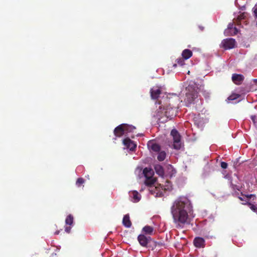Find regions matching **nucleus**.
<instances>
[{
	"instance_id": "nucleus-7",
	"label": "nucleus",
	"mask_w": 257,
	"mask_h": 257,
	"mask_svg": "<svg viewBox=\"0 0 257 257\" xmlns=\"http://www.w3.org/2000/svg\"><path fill=\"white\" fill-rule=\"evenodd\" d=\"M123 144L131 151H134L137 148V145L128 138H126L123 140Z\"/></svg>"
},
{
	"instance_id": "nucleus-29",
	"label": "nucleus",
	"mask_w": 257,
	"mask_h": 257,
	"mask_svg": "<svg viewBox=\"0 0 257 257\" xmlns=\"http://www.w3.org/2000/svg\"><path fill=\"white\" fill-rule=\"evenodd\" d=\"M244 18H245V15H244V14L243 13L238 17L237 20L238 21H240L242 20H243L244 19Z\"/></svg>"
},
{
	"instance_id": "nucleus-24",
	"label": "nucleus",
	"mask_w": 257,
	"mask_h": 257,
	"mask_svg": "<svg viewBox=\"0 0 257 257\" xmlns=\"http://www.w3.org/2000/svg\"><path fill=\"white\" fill-rule=\"evenodd\" d=\"M176 61H177V64L175 63L173 65L174 67H176L177 65H179L180 66H183L185 64L184 59L183 58L177 59Z\"/></svg>"
},
{
	"instance_id": "nucleus-37",
	"label": "nucleus",
	"mask_w": 257,
	"mask_h": 257,
	"mask_svg": "<svg viewBox=\"0 0 257 257\" xmlns=\"http://www.w3.org/2000/svg\"><path fill=\"white\" fill-rule=\"evenodd\" d=\"M238 199L241 201H244V198H242L241 197H238Z\"/></svg>"
},
{
	"instance_id": "nucleus-10",
	"label": "nucleus",
	"mask_w": 257,
	"mask_h": 257,
	"mask_svg": "<svg viewBox=\"0 0 257 257\" xmlns=\"http://www.w3.org/2000/svg\"><path fill=\"white\" fill-rule=\"evenodd\" d=\"M148 147L152 151L154 152H159L161 150L160 146L155 142L154 141H150L148 143Z\"/></svg>"
},
{
	"instance_id": "nucleus-25",
	"label": "nucleus",
	"mask_w": 257,
	"mask_h": 257,
	"mask_svg": "<svg viewBox=\"0 0 257 257\" xmlns=\"http://www.w3.org/2000/svg\"><path fill=\"white\" fill-rule=\"evenodd\" d=\"M84 183V180L82 178H79L77 179L76 184L78 187H80Z\"/></svg>"
},
{
	"instance_id": "nucleus-5",
	"label": "nucleus",
	"mask_w": 257,
	"mask_h": 257,
	"mask_svg": "<svg viewBox=\"0 0 257 257\" xmlns=\"http://www.w3.org/2000/svg\"><path fill=\"white\" fill-rule=\"evenodd\" d=\"M198 97V92L195 89H193L192 91H190V88H189V92L186 93V97L184 99L187 106H189L192 103H193L194 100Z\"/></svg>"
},
{
	"instance_id": "nucleus-13",
	"label": "nucleus",
	"mask_w": 257,
	"mask_h": 257,
	"mask_svg": "<svg viewBox=\"0 0 257 257\" xmlns=\"http://www.w3.org/2000/svg\"><path fill=\"white\" fill-rule=\"evenodd\" d=\"M130 196L132 197V201L133 202H138L141 198V196L140 195L138 191H133L130 192Z\"/></svg>"
},
{
	"instance_id": "nucleus-36",
	"label": "nucleus",
	"mask_w": 257,
	"mask_h": 257,
	"mask_svg": "<svg viewBox=\"0 0 257 257\" xmlns=\"http://www.w3.org/2000/svg\"><path fill=\"white\" fill-rule=\"evenodd\" d=\"M255 118V116H251V119L252 120V121H253V122H254Z\"/></svg>"
},
{
	"instance_id": "nucleus-28",
	"label": "nucleus",
	"mask_w": 257,
	"mask_h": 257,
	"mask_svg": "<svg viewBox=\"0 0 257 257\" xmlns=\"http://www.w3.org/2000/svg\"><path fill=\"white\" fill-rule=\"evenodd\" d=\"M227 166H228V165L226 162H221V167L222 169H226Z\"/></svg>"
},
{
	"instance_id": "nucleus-14",
	"label": "nucleus",
	"mask_w": 257,
	"mask_h": 257,
	"mask_svg": "<svg viewBox=\"0 0 257 257\" xmlns=\"http://www.w3.org/2000/svg\"><path fill=\"white\" fill-rule=\"evenodd\" d=\"M122 224L123 225L127 227L130 228L132 226V222L130 219V216L128 214L125 215L122 219Z\"/></svg>"
},
{
	"instance_id": "nucleus-8",
	"label": "nucleus",
	"mask_w": 257,
	"mask_h": 257,
	"mask_svg": "<svg viewBox=\"0 0 257 257\" xmlns=\"http://www.w3.org/2000/svg\"><path fill=\"white\" fill-rule=\"evenodd\" d=\"M124 124L122 123L117 126H116L113 131L114 135L116 137H121L123 135H125V131L124 127Z\"/></svg>"
},
{
	"instance_id": "nucleus-35",
	"label": "nucleus",
	"mask_w": 257,
	"mask_h": 257,
	"mask_svg": "<svg viewBox=\"0 0 257 257\" xmlns=\"http://www.w3.org/2000/svg\"><path fill=\"white\" fill-rule=\"evenodd\" d=\"M162 110L163 111V113L162 114V116H164V111L165 110V108L162 107Z\"/></svg>"
},
{
	"instance_id": "nucleus-34",
	"label": "nucleus",
	"mask_w": 257,
	"mask_h": 257,
	"mask_svg": "<svg viewBox=\"0 0 257 257\" xmlns=\"http://www.w3.org/2000/svg\"><path fill=\"white\" fill-rule=\"evenodd\" d=\"M254 13L255 16L257 18V8L254 9Z\"/></svg>"
},
{
	"instance_id": "nucleus-27",
	"label": "nucleus",
	"mask_w": 257,
	"mask_h": 257,
	"mask_svg": "<svg viewBox=\"0 0 257 257\" xmlns=\"http://www.w3.org/2000/svg\"><path fill=\"white\" fill-rule=\"evenodd\" d=\"M230 187L233 190H240V187L237 185L234 184L232 182H230Z\"/></svg>"
},
{
	"instance_id": "nucleus-4",
	"label": "nucleus",
	"mask_w": 257,
	"mask_h": 257,
	"mask_svg": "<svg viewBox=\"0 0 257 257\" xmlns=\"http://www.w3.org/2000/svg\"><path fill=\"white\" fill-rule=\"evenodd\" d=\"M171 135L173 139V148L176 150H180L181 148V136L176 129H173Z\"/></svg>"
},
{
	"instance_id": "nucleus-1",
	"label": "nucleus",
	"mask_w": 257,
	"mask_h": 257,
	"mask_svg": "<svg viewBox=\"0 0 257 257\" xmlns=\"http://www.w3.org/2000/svg\"><path fill=\"white\" fill-rule=\"evenodd\" d=\"M191 203L187 198L178 197L171 207V212L174 222L179 226L188 223V212L191 209Z\"/></svg>"
},
{
	"instance_id": "nucleus-11",
	"label": "nucleus",
	"mask_w": 257,
	"mask_h": 257,
	"mask_svg": "<svg viewBox=\"0 0 257 257\" xmlns=\"http://www.w3.org/2000/svg\"><path fill=\"white\" fill-rule=\"evenodd\" d=\"M244 77L242 74L234 73L232 75V81L236 85H240L243 81Z\"/></svg>"
},
{
	"instance_id": "nucleus-6",
	"label": "nucleus",
	"mask_w": 257,
	"mask_h": 257,
	"mask_svg": "<svg viewBox=\"0 0 257 257\" xmlns=\"http://www.w3.org/2000/svg\"><path fill=\"white\" fill-rule=\"evenodd\" d=\"M236 41L233 38H228L222 41L221 47L225 50L231 49L234 48L235 46Z\"/></svg>"
},
{
	"instance_id": "nucleus-16",
	"label": "nucleus",
	"mask_w": 257,
	"mask_h": 257,
	"mask_svg": "<svg viewBox=\"0 0 257 257\" xmlns=\"http://www.w3.org/2000/svg\"><path fill=\"white\" fill-rule=\"evenodd\" d=\"M142 231L146 234L152 235L154 232V228L149 225H146L143 228Z\"/></svg>"
},
{
	"instance_id": "nucleus-38",
	"label": "nucleus",
	"mask_w": 257,
	"mask_h": 257,
	"mask_svg": "<svg viewBox=\"0 0 257 257\" xmlns=\"http://www.w3.org/2000/svg\"><path fill=\"white\" fill-rule=\"evenodd\" d=\"M253 81L255 83H257V79H254L253 80Z\"/></svg>"
},
{
	"instance_id": "nucleus-32",
	"label": "nucleus",
	"mask_w": 257,
	"mask_h": 257,
	"mask_svg": "<svg viewBox=\"0 0 257 257\" xmlns=\"http://www.w3.org/2000/svg\"><path fill=\"white\" fill-rule=\"evenodd\" d=\"M233 32L232 34H231V35H234L237 34V33H238V30H237V28H235V27H234L233 28Z\"/></svg>"
},
{
	"instance_id": "nucleus-26",
	"label": "nucleus",
	"mask_w": 257,
	"mask_h": 257,
	"mask_svg": "<svg viewBox=\"0 0 257 257\" xmlns=\"http://www.w3.org/2000/svg\"><path fill=\"white\" fill-rule=\"evenodd\" d=\"M239 96L240 95L238 94H233L228 97V99L229 100H233L238 98Z\"/></svg>"
},
{
	"instance_id": "nucleus-15",
	"label": "nucleus",
	"mask_w": 257,
	"mask_h": 257,
	"mask_svg": "<svg viewBox=\"0 0 257 257\" xmlns=\"http://www.w3.org/2000/svg\"><path fill=\"white\" fill-rule=\"evenodd\" d=\"M156 173L160 176L163 177L164 175V170L163 167L159 164L156 165L154 167Z\"/></svg>"
},
{
	"instance_id": "nucleus-33",
	"label": "nucleus",
	"mask_w": 257,
	"mask_h": 257,
	"mask_svg": "<svg viewBox=\"0 0 257 257\" xmlns=\"http://www.w3.org/2000/svg\"><path fill=\"white\" fill-rule=\"evenodd\" d=\"M245 197H246L247 198L249 199V198H251V197L254 196V195H252V194H250V195H245Z\"/></svg>"
},
{
	"instance_id": "nucleus-20",
	"label": "nucleus",
	"mask_w": 257,
	"mask_h": 257,
	"mask_svg": "<svg viewBox=\"0 0 257 257\" xmlns=\"http://www.w3.org/2000/svg\"><path fill=\"white\" fill-rule=\"evenodd\" d=\"M143 174L145 177H151L153 175V171L151 169L145 168L143 170Z\"/></svg>"
},
{
	"instance_id": "nucleus-12",
	"label": "nucleus",
	"mask_w": 257,
	"mask_h": 257,
	"mask_svg": "<svg viewBox=\"0 0 257 257\" xmlns=\"http://www.w3.org/2000/svg\"><path fill=\"white\" fill-rule=\"evenodd\" d=\"M193 243L196 247L200 248L205 246V240L202 237H195L194 239Z\"/></svg>"
},
{
	"instance_id": "nucleus-17",
	"label": "nucleus",
	"mask_w": 257,
	"mask_h": 257,
	"mask_svg": "<svg viewBox=\"0 0 257 257\" xmlns=\"http://www.w3.org/2000/svg\"><path fill=\"white\" fill-rule=\"evenodd\" d=\"M182 58L185 60H187L192 56V52L189 49H185L182 52Z\"/></svg>"
},
{
	"instance_id": "nucleus-18",
	"label": "nucleus",
	"mask_w": 257,
	"mask_h": 257,
	"mask_svg": "<svg viewBox=\"0 0 257 257\" xmlns=\"http://www.w3.org/2000/svg\"><path fill=\"white\" fill-rule=\"evenodd\" d=\"M161 94V90L159 88L151 90V95L153 99H157Z\"/></svg>"
},
{
	"instance_id": "nucleus-3",
	"label": "nucleus",
	"mask_w": 257,
	"mask_h": 257,
	"mask_svg": "<svg viewBox=\"0 0 257 257\" xmlns=\"http://www.w3.org/2000/svg\"><path fill=\"white\" fill-rule=\"evenodd\" d=\"M156 181V178H153V176L146 177L145 184L146 186L150 187L149 189L150 193L155 195L156 197H160L163 196L164 192L163 191L162 187L159 186H153Z\"/></svg>"
},
{
	"instance_id": "nucleus-31",
	"label": "nucleus",
	"mask_w": 257,
	"mask_h": 257,
	"mask_svg": "<svg viewBox=\"0 0 257 257\" xmlns=\"http://www.w3.org/2000/svg\"><path fill=\"white\" fill-rule=\"evenodd\" d=\"M71 227L70 226H67L65 227V231L68 233H69L70 232V231H71Z\"/></svg>"
},
{
	"instance_id": "nucleus-22",
	"label": "nucleus",
	"mask_w": 257,
	"mask_h": 257,
	"mask_svg": "<svg viewBox=\"0 0 257 257\" xmlns=\"http://www.w3.org/2000/svg\"><path fill=\"white\" fill-rule=\"evenodd\" d=\"M73 216L71 214L68 215L65 219V223L66 225H71L73 223Z\"/></svg>"
},
{
	"instance_id": "nucleus-23",
	"label": "nucleus",
	"mask_w": 257,
	"mask_h": 257,
	"mask_svg": "<svg viewBox=\"0 0 257 257\" xmlns=\"http://www.w3.org/2000/svg\"><path fill=\"white\" fill-rule=\"evenodd\" d=\"M242 204L244 205H247L250 207V208L254 212H256L257 213V207L253 204H252L251 203L249 202L248 201H246L245 203H243Z\"/></svg>"
},
{
	"instance_id": "nucleus-19",
	"label": "nucleus",
	"mask_w": 257,
	"mask_h": 257,
	"mask_svg": "<svg viewBox=\"0 0 257 257\" xmlns=\"http://www.w3.org/2000/svg\"><path fill=\"white\" fill-rule=\"evenodd\" d=\"M123 124L125 134L133 132L136 129V127L132 125H130L126 123Z\"/></svg>"
},
{
	"instance_id": "nucleus-9",
	"label": "nucleus",
	"mask_w": 257,
	"mask_h": 257,
	"mask_svg": "<svg viewBox=\"0 0 257 257\" xmlns=\"http://www.w3.org/2000/svg\"><path fill=\"white\" fill-rule=\"evenodd\" d=\"M151 237H147L144 234H140L138 237V240L140 245L143 247H146L149 242Z\"/></svg>"
},
{
	"instance_id": "nucleus-39",
	"label": "nucleus",
	"mask_w": 257,
	"mask_h": 257,
	"mask_svg": "<svg viewBox=\"0 0 257 257\" xmlns=\"http://www.w3.org/2000/svg\"><path fill=\"white\" fill-rule=\"evenodd\" d=\"M59 231H56V232H55V234H58L59 233Z\"/></svg>"
},
{
	"instance_id": "nucleus-2",
	"label": "nucleus",
	"mask_w": 257,
	"mask_h": 257,
	"mask_svg": "<svg viewBox=\"0 0 257 257\" xmlns=\"http://www.w3.org/2000/svg\"><path fill=\"white\" fill-rule=\"evenodd\" d=\"M165 109L164 116H162L163 111L162 110V106H159V109L157 110L156 114L154 115V116L156 117L160 123H165L169 120L172 119L173 116L175 115V110L174 108L168 106Z\"/></svg>"
},
{
	"instance_id": "nucleus-30",
	"label": "nucleus",
	"mask_w": 257,
	"mask_h": 257,
	"mask_svg": "<svg viewBox=\"0 0 257 257\" xmlns=\"http://www.w3.org/2000/svg\"><path fill=\"white\" fill-rule=\"evenodd\" d=\"M234 24L233 23H230L227 26V30H231L233 27Z\"/></svg>"
},
{
	"instance_id": "nucleus-21",
	"label": "nucleus",
	"mask_w": 257,
	"mask_h": 257,
	"mask_svg": "<svg viewBox=\"0 0 257 257\" xmlns=\"http://www.w3.org/2000/svg\"><path fill=\"white\" fill-rule=\"evenodd\" d=\"M166 157V153L165 151H160L159 152V154L157 156V159L159 161L161 162V161H164Z\"/></svg>"
}]
</instances>
